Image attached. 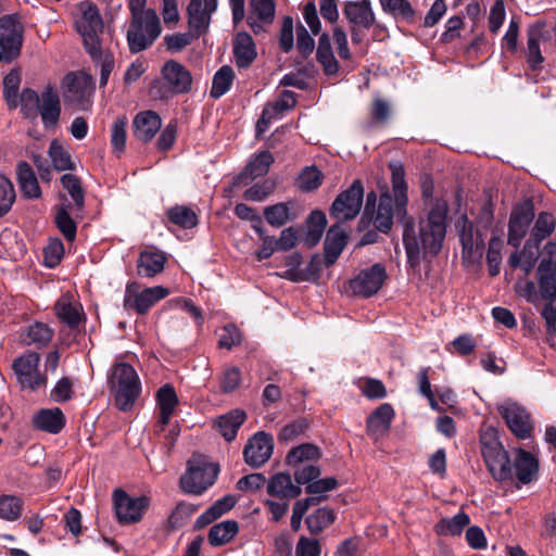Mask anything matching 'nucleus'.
<instances>
[{"instance_id": "25", "label": "nucleus", "mask_w": 556, "mask_h": 556, "mask_svg": "<svg viewBox=\"0 0 556 556\" xmlns=\"http://www.w3.org/2000/svg\"><path fill=\"white\" fill-rule=\"evenodd\" d=\"M344 13L351 23L363 28H369L375 22L369 0L348 2Z\"/></svg>"}, {"instance_id": "36", "label": "nucleus", "mask_w": 556, "mask_h": 556, "mask_svg": "<svg viewBox=\"0 0 556 556\" xmlns=\"http://www.w3.org/2000/svg\"><path fill=\"white\" fill-rule=\"evenodd\" d=\"M16 174L21 190L25 197L38 198L41 194L38 180L27 163H18Z\"/></svg>"}, {"instance_id": "30", "label": "nucleus", "mask_w": 556, "mask_h": 556, "mask_svg": "<svg viewBox=\"0 0 556 556\" xmlns=\"http://www.w3.org/2000/svg\"><path fill=\"white\" fill-rule=\"evenodd\" d=\"M160 18L153 10H141V50L151 46L161 35Z\"/></svg>"}, {"instance_id": "13", "label": "nucleus", "mask_w": 556, "mask_h": 556, "mask_svg": "<svg viewBox=\"0 0 556 556\" xmlns=\"http://www.w3.org/2000/svg\"><path fill=\"white\" fill-rule=\"evenodd\" d=\"M510 431L520 439H526L532 431V424L527 410L515 402L505 401L497 406Z\"/></svg>"}, {"instance_id": "3", "label": "nucleus", "mask_w": 556, "mask_h": 556, "mask_svg": "<svg viewBox=\"0 0 556 556\" xmlns=\"http://www.w3.org/2000/svg\"><path fill=\"white\" fill-rule=\"evenodd\" d=\"M192 75L181 63L168 60L161 68L160 78L150 84V93L154 98L165 99L174 94L186 93L191 89Z\"/></svg>"}, {"instance_id": "2", "label": "nucleus", "mask_w": 556, "mask_h": 556, "mask_svg": "<svg viewBox=\"0 0 556 556\" xmlns=\"http://www.w3.org/2000/svg\"><path fill=\"white\" fill-rule=\"evenodd\" d=\"M390 169L394 197L388 192L382 193L377 213L372 217L374 226L383 232L391 229L393 217H396L400 222H404L406 218L407 186L404 179V168L400 162H391Z\"/></svg>"}, {"instance_id": "40", "label": "nucleus", "mask_w": 556, "mask_h": 556, "mask_svg": "<svg viewBox=\"0 0 556 556\" xmlns=\"http://www.w3.org/2000/svg\"><path fill=\"white\" fill-rule=\"evenodd\" d=\"M469 522V516L462 511L451 518L441 519L437 523L435 530L440 535H459Z\"/></svg>"}, {"instance_id": "17", "label": "nucleus", "mask_w": 556, "mask_h": 556, "mask_svg": "<svg viewBox=\"0 0 556 556\" xmlns=\"http://www.w3.org/2000/svg\"><path fill=\"white\" fill-rule=\"evenodd\" d=\"M217 9V0H190L187 13L190 28L200 36L210 26L211 15Z\"/></svg>"}, {"instance_id": "29", "label": "nucleus", "mask_w": 556, "mask_h": 556, "mask_svg": "<svg viewBox=\"0 0 556 556\" xmlns=\"http://www.w3.org/2000/svg\"><path fill=\"white\" fill-rule=\"evenodd\" d=\"M539 244L529 240L521 251L513 253L508 260L510 266L520 268L528 276L538 262Z\"/></svg>"}, {"instance_id": "9", "label": "nucleus", "mask_w": 556, "mask_h": 556, "mask_svg": "<svg viewBox=\"0 0 556 556\" xmlns=\"http://www.w3.org/2000/svg\"><path fill=\"white\" fill-rule=\"evenodd\" d=\"M39 362L40 356L35 352L26 353L13 362V370L23 389L35 391L46 386L47 379L38 371Z\"/></svg>"}, {"instance_id": "37", "label": "nucleus", "mask_w": 556, "mask_h": 556, "mask_svg": "<svg viewBox=\"0 0 556 556\" xmlns=\"http://www.w3.org/2000/svg\"><path fill=\"white\" fill-rule=\"evenodd\" d=\"M326 225L327 218L321 211L312 212L306 222L304 243L309 248L315 247L320 241Z\"/></svg>"}, {"instance_id": "11", "label": "nucleus", "mask_w": 556, "mask_h": 556, "mask_svg": "<svg viewBox=\"0 0 556 556\" xmlns=\"http://www.w3.org/2000/svg\"><path fill=\"white\" fill-rule=\"evenodd\" d=\"M364 198V189L359 180L340 193L331 206V215L338 220H349L356 217L361 211Z\"/></svg>"}, {"instance_id": "27", "label": "nucleus", "mask_w": 556, "mask_h": 556, "mask_svg": "<svg viewBox=\"0 0 556 556\" xmlns=\"http://www.w3.org/2000/svg\"><path fill=\"white\" fill-rule=\"evenodd\" d=\"M156 403L160 409L159 424L166 426L179 403L178 396L170 384H164L156 392Z\"/></svg>"}, {"instance_id": "55", "label": "nucleus", "mask_w": 556, "mask_h": 556, "mask_svg": "<svg viewBox=\"0 0 556 556\" xmlns=\"http://www.w3.org/2000/svg\"><path fill=\"white\" fill-rule=\"evenodd\" d=\"M170 294V291L163 286H154L141 289V314L150 309L159 301Z\"/></svg>"}, {"instance_id": "18", "label": "nucleus", "mask_w": 556, "mask_h": 556, "mask_svg": "<svg viewBox=\"0 0 556 556\" xmlns=\"http://www.w3.org/2000/svg\"><path fill=\"white\" fill-rule=\"evenodd\" d=\"M38 114L45 128H54L61 115V102L59 93L52 87H46L41 92V101L38 108Z\"/></svg>"}, {"instance_id": "46", "label": "nucleus", "mask_w": 556, "mask_h": 556, "mask_svg": "<svg viewBox=\"0 0 556 556\" xmlns=\"http://www.w3.org/2000/svg\"><path fill=\"white\" fill-rule=\"evenodd\" d=\"M235 74L231 67L222 66L213 77V85L211 96L213 98H220L224 96L232 85Z\"/></svg>"}, {"instance_id": "22", "label": "nucleus", "mask_w": 556, "mask_h": 556, "mask_svg": "<svg viewBox=\"0 0 556 556\" xmlns=\"http://www.w3.org/2000/svg\"><path fill=\"white\" fill-rule=\"evenodd\" d=\"M275 16V3L273 0H251L248 23L257 34L263 29L262 24H270Z\"/></svg>"}, {"instance_id": "63", "label": "nucleus", "mask_w": 556, "mask_h": 556, "mask_svg": "<svg viewBox=\"0 0 556 556\" xmlns=\"http://www.w3.org/2000/svg\"><path fill=\"white\" fill-rule=\"evenodd\" d=\"M55 222L63 236L67 240L73 241L76 236V225L72 217L68 215L65 207L61 206L58 208L55 214Z\"/></svg>"}, {"instance_id": "60", "label": "nucleus", "mask_w": 556, "mask_h": 556, "mask_svg": "<svg viewBox=\"0 0 556 556\" xmlns=\"http://www.w3.org/2000/svg\"><path fill=\"white\" fill-rule=\"evenodd\" d=\"M64 189L70 193L76 206L81 208L84 206L85 197L81 189L80 180L71 174H65L61 178Z\"/></svg>"}, {"instance_id": "21", "label": "nucleus", "mask_w": 556, "mask_h": 556, "mask_svg": "<svg viewBox=\"0 0 556 556\" xmlns=\"http://www.w3.org/2000/svg\"><path fill=\"white\" fill-rule=\"evenodd\" d=\"M113 502L116 518L121 523H131L139 518L138 500L130 497L125 491L115 490Z\"/></svg>"}, {"instance_id": "5", "label": "nucleus", "mask_w": 556, "mask_h": 556, "mask_svg": "<svg viewBox=\"0 0 556 556\" xmlns=\"http://www.w3.org/2000/svg\"><path fill=\"white\" fill-rule=\"evenodd\" d=\"M111 388L119 409H130L139 394L136 369L126 363H117L112 370Z\"/></svg>"}, {"instance_id": "33", "label": "nucleus", "mask_w": 556, "mask_h": 556, "mask_svg": "<svg viewBox=\"0 0 556 556\" xmlns=\"http://www.w3.org/2000/svg\"><path fill=\"white\" fill-rule=\"evenodd\" d=\"M165 254L154 247H147L141 251V275L154 277L164 269Z\"/></svg>"}, {"instance_id": "26", "label": "nucleus", "mask_w": 556, "mask_h": 556, "mask_svg": "<svg viewBox=\"0 0 556 556\" xmlns=\"http://www.w3.org/2000/svg\"><path fill=\"white\" fill-rule=\"evenodd\" d=\"M348 242L345 230L339 226L330 227L325 239V260L328 265L334 263Z\"/></svg>"}, {"instance_id": "32", "label": "nucleus", "mask_w": 556, "mask_h": 556, "mask_svg": "<svg viewBox=\"0 0 556 556\" xmlns=\"http://www.w3.org/2000/svg\"><path fill=\"white\" fill-rule=\"evenodd\" d=\"M236 63L240 67H248L256 58L255 45L247 33H239L233 42Z\"/></svg>"}, {"instance_id": "6", "label": "nucleus", "mask_w": 556, "mask_h": 556, "mask_svg": "<svg viewBox=\"0 0 556 556\" xmlns=\"http://www.w3.org/2000/svg\"><path fill=\"white\" fill-rule=\"evenodd\" d=\"M217 473L216 465L194 457L188 462L187 471L180 478V486L185 493L200 495L214 483Z\"/></svg>"}, {"instance_id": "49", "label": "nucleus", "mask_w": 556, "mask_h": 556, "mask_svg": "<svg viewBox=\"0 0 556 556\" xmlns=\"http://www.w3.org/2000/svg\"><path fill=\"white\" fill-rule=\"evenodd\" d=\"M334 520V513L329 508H319L306 518V525L312 533L321 532Z\"/></svg>"}, {"instance_id": "52", "label": "nucleus", "mask_w": 556, "mask_h": 556, "mask_svg": "<svg viewBox=\"0 0 556 556\" xmlns=\"http://www.w3.org/2000/svg\"><path fill=\"white\" fill-rule=\"evenodd\" d=\"M41 101V93L38 94L31 89H24L20 96L22 113L30 119L38 116V108Z\"/></svg>"}, {"instance_id": "14", "label": "nucleus", "mask_w": 556, "mask_h": 556, "mask_svg": "<svg viewBox=\"0 0 556 556\" xmlns=\"http://www.w3.org/2000/svg\"><path fill=\"white\" fill-rule=\"evenodd\" d=\"M533 218L534 210L529 201L513 210L508 224V244L516 248L519 247Z\"/></svg>"}, {"instance_id": "61", "label": "nucleus", "mask_w": 556, "mask_h": 556, "mask_svg": "<svg viewBox=\"0 0 556 556\" xmlns=\"http://www.w3.org/2000/svg\"><path fill=\"white\" fill-rule=\"evenodd\" d=\"M15 201V191L12 182L0 175V216L7 214Z\"/></svg>"}, {"instance_id": "50", "label": "nucleus", "mask_w": 556, "mask_h": 556, "mask_svg": "<svg viewBox=\"0 0 556 556\" xmlns=\"http://www.w3.org/2000/svg\"><path fill=\"white\" fill-rule=\"evenodd\" d=\"M20 85L21 74L16 70L11 71L3 79V93L11 108H16L18 104Z\"/></svg>"}, {"instance_id": "54", "label": "nucleus", "mask_w": 556, "mask_h": 556, "mask_svg": "<svg viewBox=\"0 0 556 556\" xmlns=\"http://www.w3.org/2000/svg\"><path fill=\"white\" fill-rule=\"evenodd\" d=\"M168 218L172 223L182 227L192 228L198 223L195 213L187 206H175L168 211Z\"/></svg>"}, {"instance_id": "42", "label": "nucleus", "mask_w": 556, "mask_h": 556, "mask_svg": "<svg viewBox=\"0 0 556 556\" xmlns=\"http://www.w3.org/2000/svg\"><path fill=\"white\" fill-rule=\"evenodd\" d=\"M236 504V500L233 496L227 495L220 500H218L214 505H212L206 511H204L195 521L199 528L204 527L215 519L220 517L223 514L230 510Z\"/></svg>"}, {"instance_id": "19", "label": "nucleus", "mask_w": 556, "mask_h": 556, "mask_svg": "<svg viewBox=\"0 0 556 556\" xmlns=\"http://www.w3.org/2000/svg\"><path fill=\"white\" fill-rule=\"evenodd\" d=\"M395 416L391 404L383 403L378 406L367 418V432L375 440L384 437L391 427Z\"/></svg>"}, {"instance_id": "47", "label": "nucleus", "mask_w": 556, "mask_h": 556, "mask_svg": "<svg viewBox=\"0 0 556 556\" xmlns=\"http://www.w3.org/2000/svg\"><path fill=\"white\" fill-rule=\"evenodd\" d=\"M556 219L552 214L547 212L540 213L531 232L533 242L540 244L543 239L554 231Z\"/></svg>"}, {"instance_id": "15", "label": "nucleus", "mask_w": 556, "mask_h": 556, "mask_svg": "<svg viewBox=\"0 0 556 556\" xmlns=\"http://www.w3.org/2000/svg\"><path fill=\"white\" fill-rule=\"evenodd\" d=\"M274 440L266 432L255 433L247 443L243 455L247 464L252 467H260L271 456Z\"/></svg>"}, {"instance_id": "10", "label": "nucleus", "mask_w": 556, "mask_h": 556, "mask_svg": "<svg viewBox=\"0 0 556 556\" xmlns=\"http://www.w3.org/2000/svg\"><path fill=\"white\" fill-rule=\"evenodd\" d=\"M76 27L83 37L87 52L94 55L97 48L101 47L98 34L103 28L98 10L91 4L84 5L81 15L76 21Z\"/></svg>"}, {"instance_id": "58", "label": "nucleus", "mask_w": 556, "mask_h": 556, "mask_svg": "<svg viewBox=\"0 0 556 556\" xmlns=\"http://www.w3.org/2000/svg\"><path fill=\"white\" fill-rule=\"evenodd\" d=\"M323 175L315 166L304 168L298 177V187L302 191H312L321 184Z\"/></svg>"}, {"instance_id": "41", "label": "nucleus", "mask_w": 556, "mask_h": 556, "mask_svg": "<svg viewBox=\"0 0 556 556\" xmlns=\"http://www.w3.org/2000/svg\"><path fill=\"white\" fill-rule=\"evenodd\" d=\"M317 59L327 75H333L338 72L339 65L332 53L330 39L327 34H323L319 38Z\"/></svg>"}, {"instance_id": "39", "label": "nucleus", "mask_w": 556, "mask_h": 556, "mask_svg": "<svg viewBox=\"0 0 556 556\" xmlns=\"http://www.w3.org/2000/svg\"><path fill=\"white\" fill-rule=\"evenodd\" d=\"M239 527L235 520H226L213 526L208 532V542L214 546L229 542L237 533Z\"/></svg>"}, {"instance_id": "28", "label": "nucleus", "mask_w": 556, "mask_h": 556, "mask_svg": "<svg viewBox=\"0 0 556 556\" xmlns=\"http://www.w3.org/2000/svg\"><path fill=\"white\" fill-rule=\"evenodd\" d=\"M538 281L541 298L546 301L556 299V266L551 262H541L538 267Z\"/></svg>"}, {"instance_id": "43", "label": "nucleus", "mask_w": 556, "mask_h": 556, "mask_svg": "<svg viewBox=\"0 0 556 556\" xmlns=\"http://www.w3.org/2000/svg\"><path fill=\"white\" fill-rule=\"evenodd\" d=\"M53 331L48 325L37 321L27 328L23 340L26 344H36L40 346L48 344L51 341Z\"/></svg>"}, {"instance_id": "51", "label": "nucleus", "mask_w": 556, "mask_h": 556, "mask_svg": "<svg viewBox=\"0 0 556 556\" xmlns=\"http://www.w3.org/2000/svg\"><path fill=\"white\" fill-rule=\"evenodd\" d=\"M93 62L100 65V86L103 87L106 85L110 74L114 68V58L111 52L108 50H103L101 47L97 48V52L90 54Z\"/></svg>"}, {"instance_id": "31", "label": "nucleus", "mask_w": 556, "mask_h": 556, "mask_svg": "<svg viewBox=\"0 0 556 556\" xmlns=\"http://www.w3.org/2000/svg\"><path fill=\"white\" fill-rule=\"evenodd\" d=\"M516 476L521 483L531 482L539 470L538 459L523 450H519L515 457Z\"/></svg>"}, {"instance_id": "62", "label": "nucleus", "mask_w": 556, "mask_h": 556, "mask_svg": "<svg viewBox=\"0 0 556 556\" xmlns=\"http://www.w3.org/2000/svg\"><path fill=\"white\" fill-rule=\"evenodd\" d=\"M276 184L273 180H265L252 186L244 191V199L248 201L261 202L274 192Z\"/></svg>"}, {"instance_id": "24", "label": "nucleus", "mask_w": 556, "mask_h": 556, "mask_svg": "<svg viewBox=\"0 0 556 556\" xmlns=\"http://www.w3.org/2000/svg\"><path fill=\"white\" fill-rule=\"evenodd\" d=\"M301 492V488L292 482L289 473L278 472L267 483V493L282 500L298 497Z\"/></svg>"}, {"instance_id": "48", "label": "nucleus", "mask_w": 556, "mask_h": 556, "mask_svg": "<svg viewBox=\"0 0 556 556\" xmlns=\"http://www.w3.org/2000/svg\"><path fill=\"white\" fill-rule=\"evenodd\" d=\"M49 155L56 170L74 168L70 152L58 141H52L49 148Z\"/></svg>"}, {"instance_id": "35", "label": "nucleus", "mask_w": 556, "mask_h": 556, "mask_svg": "<svg viewBox=\"0 0 556 556\" xmlns=\"http://www.w3.org/2000/svg\"><path fill=\"white\" fill-rule=\"evenodd\" d=\"M245 420V413L241 409H233L222 416L216 421L219 433L227 440L231 441L236 438L238 429Z\"/></svg>"}, {"instance_id": "16", "label": "nucleus", "mask_w": 556, "mask_h": 556, "mask_svg": "<svg viewBox=\"0 0 556 556\" xmlns=\"http://www.w3.org/2000/svg\"><path fill=\"white\" fill-rule=\"evenodd\" d=\"M456 228L463 245V257L471 262L480 260L482 256L483 240L479 232L473 231L472 224L466 216H462L457 220Z\"/></svg>"}, {"instance_id": "38", "label": "nucleus", "mask_w": 556, "mask_h": 556, "mask_svg": "<svg viewBox=\"0 0 556 556\" xmlns=\"http://www.w3.org/2000/svg\"><path fill=\"white\" fill-rule=\"evenodd\" d=\"M291 203H277L265 207L264 217L270 226L281 227L295 218V214L291 212Z\"/></svg>"}, {"instance_id": "44", "label": "nucleus", "mask_w": 556, "mask_h": 556, "mask_svg": "<svg viewBox=\"0 0 556 556\" xmlns=\"http://www.w3.org/2000/svg\"><path fill=\"white\" fill-rule=\"evenodd\" d=\"M273 162V155L268 151H263L248 163L243 175L251 179L264 176L268 172Z\"/></svg>"}, {"instance_id": "7", "label": "nucleus", "mask_w": 556, "mask_h": 556, "mask_svg": "<svg viewBox=\"0 0 556 556\" xmlns=\"http://www.w3.org/2000/svg\"><path fill=\"white\" fill-rule=\"evenodd\" d=\"M93 90L92 76L84 72L70 73L62 80L64 101L77 105L81 110L88 109Z\"/></svg>"}, {"instance_id": "34", "label": "nucleus", "mask_w": 556, "mask_h": 556, "mask_svg": "<svg viewBox=\"0 0 556 556\" xmlns=\"http://www.w3.org/2000/svg\"><path fill=\"white\" fill-rule=\"evenodd\" d=\"M545 38L544 24L535 23L528 29V63L535 68L543 62L540 41Z\"/></svg>"}, {"instance_id": "57", "label": "nucleus", "mask_w": 556, "mask_h": 556, "mask_svg": "<svg viewBox=\"0 0 556 556\" xmlns=\"http://www.w3.org/2000/svg\"><path fill=\"white\" fill-rule=\"evenodd\" d=\"M22 501L12 495H3L0 497V518L13 521L21 516Z\"/></svg>"}, {"instance_id": "4", "label": "nucleus", "mask_w": 556, "mask_h": 556, "mask_svg": "<svg viewBox=\"0 0 556 556\" xmlns=\"http://www.w3.org/2000/svg\"><path fill=\"white\" fill-rule=\"evenodd\" d=\"M481 454L495 480L506 481L513 477L508 454L498 440L497 430L484 426L480 434Z\"/></svg>"}, {"instance_id": "59", "label": "nucleus", "mask_w": 556, "mask_h": 556, "mask_svg": "<svg viewBox=\"0 0 556 556\" xmlns=\"http://www.w3.org/2000/svg\"><path fill=\"white\" fill-rule=\"evenodd\" d=\"M161 117L153 111L141 112V140H150L161 128Z\"/></svg>"}, {"instance_id": "1", "label": "nucleus", "mask_w": 556, "mask_h": 556, "mask_svg": "<svg viewBox=\"0 0 556 556\" xmlns=\"http://www.w3.org/2000/svg\"><path fill=\"white\" fill-rule=\"evenodd\" d=\"M447 211L444 201H437L417 230L413 224L405 225L403 241L410 266H417L422 257L434 256L440 252L446 233Z\"/></svg>"}, {"instance_id": "53", "label": "nucleus", "mask_w": 556, "mask_h": 556, "mask_svg": "<svg viewBox=\"0 0 556 556\" xmlns=\"http://www.w3.org/2000/svg\"><path fill=\"white\" fill-rule=\"evenodd\" d=\"M129 8L132 20L127 29V40L130 51L137 53L139 52V0H130Z\"/></svg>"}, {"instance_id": "56", "label": "nucleus", "mask_w": 556, "mask_h": 556, "mask_svg": "<svg viewBox=\"0 0 556 556\" xmlns=\"http://www.w3.org/2000/svg\"><path fill=\"white\" fill-rule=\"evenodd\" d=\"M126 117H118L113 126L111 131V143L113 148V153L119 156L126 147Z\"/></svg>"}, {"instance_id": "45", "label": "nucleus", "mask_w": 556, "mask_h": 556, "mask_svg": "<svg viewBox=\"0 0 556 556\" xmlns=\"http://www.w3.org/2000/svg\"><path fill=\"white\" fill-rule=\"evenodd\" d=\"M320 456L319 450L316 445L305 443L292 448L287 457L286 462L289 466H299L305 460L318 459Z\"/></svg>"}, {"instance_id": "8", "label": "nucleus", "mask_w": 556, "mask_h": 556, "mask_svg": "<svg viewBox=\"0 0 556 556\" xmlns=\"http://www.w3.org/2000/svg\"><path fill=\"white\" fill-rule=\"evenodd\" d=\"M23 27L16 17L0 18V62H11L20 54Z\"/></svg>"}, {"instance_id": "20", "label": "nucleus", "mask_w": 556, "mask_h": 556, "mask_svg": "<svg viewBox=\"0 0 556 556\" xmlns=\"http://www.w3.org/2000/svg\"><path fill=\"white\" fill-rule=\"evenodd\" d=\"M58 318L70 327H76L84 317L80 303L72 294L62 295L54 306Z\"/></svg>"}, {"instance_id": "64", "label": "nucleus", "mask_w": 556, "mask_h": 556, "mask_svg": "<svg viewBox=\"0 0 556 556\" xmlns=\"http://www.w3.org/2000/svg\"><path fill=\"white\" fill-rule=\"evenodd\" d=\"M219 382H220V388L223 390V392L225 393H230V392H233L239 386H240V382H241V372L239 370V368L237 367H227L220 378H219Z\"/></svg>"}, {"instance_id": "23", "label": "nucleus", "mask_w": 556, "mask_h": 556, "mask_svg": "<svg viewBox=\"0 0 556 556\" xmlns=\"http://www.w3.org/2000/svg\"><path fill=\"white\" fill-rule=\"evenodd\" d=\"M34 426L49 433H59L65 426V416L58 407L43 408L33 416Z\"/></svg>"}, {"instance_id": "12", "label": "nucleus", "mask_w": 556, "mask_h": 556, "mask_svg": "<svg viewBox=\"0 0 556 556\" xmlns=\"http://www.w3.org/2000/svg\"><path fill=\"white\" fill-rule=\"evenodd\" d=\"M387 278L386 269L380 264L362 270L350 282V288L354 294L368 298L376 294L382 287Z\"/></svg>"}]
</instances>
